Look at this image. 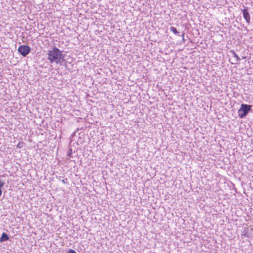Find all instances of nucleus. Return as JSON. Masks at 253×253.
Returning <instances> with one entry per match:
<instances>
[{
  "label": "nucleus",
  "mask_w": 253,
  "mask_h": 253,
  "mask_svg": "<svg viewBox=\"0 0 253 253\" xmlns=\"http://www.w3.org/2000/svg\"><path fill=\"white\" fill-rule=\"evenodd\" d=\"M47 55V59L51 63L55 62L56 64H58L61 61L64 60L65 55L62 54V51L56 47H53L52 50H49Z\"/></svg>",
  "instance_id": "nucleus-1"
},
{
  "label": "nucleus",
  "mask_w": 253,
  "mask_h": 253,
  "mask_svg": "<svg viewBox=\"0 0 253 253\" xmlns=\"http://www.w3.org/2000/svg\"><path fill=\"white\" fill-rule=\"evenodd\" d=\"M251 108L252 105L242 104L240 109L238 110V116L240 118H245L251 110Z\"/></svg>",
  "instance_id": "nucleus-2"
},
{
  "label": "nucleus",
  "mask_w": 253,
  "mask_h": 253,
  "mask_svg": "<svg viewBox=\"0 0 253 253\" xmlns=\"http://www.w3.org/2000/svg\"><path fill=\"white\" fill-rule=\"evenodd\" d=\"M18 51L23 57H26L30 52L31 47L28 45H22L18 47Z\"/></svg>",
  "instance_id": "nucleus-3"
},
{
  "label": "nucleus",
  "mask_w": 253,
  "mask_h": 253,
  "mask_svg": "<svg viewBox=\"0 0 253 253\" xmlns=\"http://www.w3.org/2000/svg\"><path fill=\"white\" fill-rule=\"evenodd\" d=\"M242 11L243 15L244 18L246 20L247 23L250 24V15L248 11V8L246 7L243 9H242Z\"/></svg>",
  "instance_id": "nucleus-4"
},
{
  "label": "nucleus",
  "mask_w": 253,
  "mask_h": 253,
  "mask_svg": "<svg viewBox=\"0 0 253 253\" xmlns=\"http://www.w3.org/2000/svg\"><path fill=\"white\" fill-rule=\"evenodd\" d=\"M252 232H250L248 230V228H245L242 233L241 234V237L243 238L244 236L250 238L252 236Z\"/></svg>",
  "instance_id": "nucleus-5"
},
{
  "label": "nucleus",
  "mask_w": 253,
  "mask_h": 253,
  "mask_svg": "<svg viewBox=\"0 0 253 253\" xmlns=\"http://www.w3.org/2000/svg\"><path fill=\"white\" fill-rule=\"evenodd\" d=\"M8 239H9L8 235L5 233H3L1 235L0 238V242L2 243L3 242L7 241Z\"/></svg>",
  "instance_id": "nucleus-6"
},
{
  "label": "nucleus",
  "mask_w": 253,
  "mask_h": 253,
  "mask_svg": "<svg viewBox=\"0 0 253 253\" xmlns=\"http://www.w3.org/2000/svg\"><path fill=\"white\" fill-rule=\"evenodd\" d=\"M231 52L232 53L233 57L236 58V62H239L241 60V59L240 58V57L238 56V55L233 50H232Z\"/></svg>",
  "instance_id": "nucleus-7"
},
{
  "label": "nucleus",
  "mask_w": 253,
  "mask_h": 253,
  "mask_svg": "<svg viewBox=\"0 0 253 253\" xmlns=\"http://www.w3.org/2000/svg\"><path fill=\"white\" fill-rule=\"evenodd\" d=\"M170 31L172 32L174 34H175L176 35H178L179 34V32L174 27H171L170 28Z\"/></svg>",
  "instance_id": "nucleus-8"
},
{
  "label": "nucleus",
  "mask_w": 253,
  "mask_h": 253,
  "mask_svg": "<svg viewBox=\"0 0 253 253\" xmlns=\"http://www.w3.org/2000/svg\"><path fill=\"white\" fill-rule=\"evenodd\" d=\"M24 145L25 144L23 142H19L18 144L17 145V148H21L24 146Z\"/></svg>",
  "instance_id": "nucleus-9"
},
{
  "label": "nucleus",
  "mask_w": 253,
  "mask_h": 253,
  "mask_svg": "<svg viewBox=\"0 0 253 253\" xmlns=\"http://www.w3.org/2000/svg\"><path fill=\"white\" fill-rule=\"evenodd\" d=\"M4 185V182L0 179V188H2Z\"/></svg>",
  "instance_id": "nucleus-10"
},
{
  "label": "nucleus",
  "mask_w": 253,
  "mask_h": 253,
  "mask_svg": "<svg viewBox=\"0 0 253 253\" xmlns=\"http://www.w3.org/2000/svg\"><path fill=\"white\" fill-rule=\"evenodd\" d=\"M67 253H76V252L72 249H70Z\"/></svg>",
  "instance_id": "nucleus-11"
},
{
  "label": "nucleus",
  "mask_w": 253,
  "mask_h": 253,
  "mask_svg": "<svg viewBox=\"0 0 253 253\" xmlns=\"http://www.w3.org/2000/svg\"><path fill=\"white\" fill-rule=\"evenodd\" d=\"M67 180H68L67 178L63 179L62 180V182L63 183L66 184L67 183Z\"/></svg>",
  "instance_id": "nucleus-12"
},
{
  "label": "nucleus",
  "mask_w": 253,
  "mask_h": 253,
  "mask_svg": "<svg viewBox=\"0 0 253 253\" xmlns=\"http://www.w3.org/2000/svg\"><path fill=\"white\" fill-rule=\"evenodd\" d=\"M184 33H183L182 35V37L183 40H184Z\"/></svg>",
  "instance_id": "nucleus-13"
}]
</instances>
